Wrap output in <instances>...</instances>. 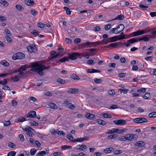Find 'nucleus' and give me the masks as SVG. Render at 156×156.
Masks as SVG:
<instances>
[{"label": "nucleus", "mask_w": 156, "mask_h": 156, "mask_svg": "<svg viewBox=\"0 0 156 156\" xmlns=\"http://www.w3.org/2000/svg\"><path fill=\"white\" fill-rule=\"evenodd\" d=\"M72 148V147L70 146L64 145L62 146L61 147L62 150L70 149Z\"/></svg>", "instance_id": "30"}, {"label": "nucleus", "mask_w": 156, "mask_h": 156, "mask_svg": "<svg viewBox=\"0 0 156 156\" xmlns=\"http://www.w3.org/2000/svg\"><path fill=\"white\" fill-rule=\"evenodd\" d=\"M27 120H26L25 118L23 117H20L17 119V121L20 122H23Z\"/></svg>", "instance_id": "39"}, {"label": "nucleus", "mask_w": 156, "mask_h": 156, "mask_svg": "<svg viewBox=\"0 0 156 156\" xmlns=\"http://www.w3.org/2000/svg\"><path fill=\"white\" fill-rule=\"evenodd\" d=\"M139 7L141 8L143 10H147V8H148V6H144L143 5L140 4L139 5Z\"/></svg>", "instance_id": "55"}, {"label": "nucleus", "mask_w": 156, "mask_h": 156, "mask_svg": "<svg viewBox=\"0 0 156 156\" xmlns=\"http://www.w3.org/2000/svg\"><path fill=\"white\" fill-rule=\"evenodd\" d=\"M79 91L77 88H70L68 91V92L70 93L75 94Z\"/></svg>", "instance_id": "25"}, {"label": "nucleus", "mask_w": 156, "mask_h": 156, "mask_svg": "<svg viewBox=\"0 0 156 156\" xmlns=\"http://www.w3.org/2000/svg\"><path fill=\"white\" fill-rule=\"evenodd\" d=\"M97 122L98 124L102 125H104L106 124V122L103 120L98 119L97 120Z\"/></svg>", "instance_id": "29"}, {"label": "nucleus", "mask_w": 156, "mask_h": 156, "mask_svg": "<svg viewBox=\"0 0 156 156\" xmlns=\"http://www.w3.org/2000/svg\"><path fill=\"white\" fill-rule=\"evenodd\" d=\"M124 19V16L122 14H120L118 15L115 18H114V19L112 20H109L108 22L112 21L114 20H122Z\"/></svg>", "instance_id": "24"}, {"label": "nucleus", "mask_w": 156, "mask_h": 156, "mask_svg": "<svg viewBox=\"0 0 156 156\" xmlns=\"http://www.w3.org/2000/svg\"><path fill=\"white\" fill-rule=\"evenodd\" d=\"M67 138L70 140L73 141V139L74 138L73 136L71 134H69L67 135Z\"/></svg>", "instance_id": "50"}, {"label": "nucleus", "mask_w": 156, "mask_h": 156, "mask_svg": "<svg viewBox=\"0 0 156 156\" xmlns=\"http://www.w3.org/2000/svg\"><path fill=\"white\" fill-rule=\"evenodd\" d=\"M0 63L5 66H8L9 65V63L5 60L1 61L0 62Z\"/></svg>", "instance_id": "35"}, {"label": "nucleus", "mask_w": 156, "mask_h": 156, "mask_svg": "<svg viewBox=\"0 0 156 156\" xmlns=\"http://www.w3.org/2000/svg\"><path fill=\"white\" fill-rule=\"evenodd\" d=\"M31 13L34 16H36L37 15L38 12L35 9H31L30 11Z\"/></svg>", "instance_id": "49"}, {"label": "nucleus", "mask_w": 156, "mask_h": 156, "mask_svg": "<svg viewBox=\"0 0 156 156\" xmlns=\"http://www.w3.org/2000/svg\"><path fill=\"white\" fill-rule=\"evenodd\" d=\"M61 154L60 152H56L54 153L53 155L54 156H61Z\"/></svg>", "instance_id": "62"}, {"label": "nucleus", "mask_w": 156, "mask_h": 156, "mask_svg": "<svg viewBox=\"0 0 156 156\" xmlns=\"http://www.w3.org/2000/svg\"><path fill=\"white\" fill-rule=\"evenodd\" d=\"M96 62H94V60H90L87 61V63L90 65L94 64Z\"/></svg>", "instance_id": "64"}, {"label": "nucleus", "mask_w": 156, "mask_h": 156, "mask_svg": "<svg viewBox=\"0 0 156 156\" xmlns=\"http://www.w3.org/2000/svg\"><path fill=\"white\" fill-rule=\"evenodd\" d=\"M16 8L19 11H22L24 10V8L20 5L17 4L16 5Z\"/></svg>", "instance_id": "33"}, {"label": "nucleus", "mask_w": 156, "mask_h": 156, "mask_svg": "<svg viewBox=\"0 0 156 156\" xmlns=\"http://www.w3.org/2000/svg\"><path fill=\"white\" fill-rule=\"evenodd\" d=\"M124 28V25L122 24H120L116 28H114L111 29L109 33L115 34H119L123 30Z\"/></svg>", "instance_id": "3"}, {"label": "nucleus", "mask_w": 156, "mask_h": 156, "mask_svg": "<svg viewBox=\"0 0 156 156\" xmlns=\"http://www.w3.org/2000/svg\"><path fill=\"white\" fill-rule=\"evenodd\" d=\"M27 49L30 53H35L37 51V49L35 45H28L27 47Z\"/></svg>", "instance_id": "6"}, {"label": "nucleus", "mask_w": 156, "mask_h": 156, "mask_svg": "<svg viewBox=\"0 0 156 156\" xmlns=\"http://www.w3.org/2000/svg\"><path fill=\"white\" fill-rule=\"evenodd\" d=\"M4 31L7 35V36H11L12 34L10 31L8 29H5Z\"/></svg>", "instance_id": "51"}, {"label": "nucleus", "mask_w": 156, "mask_h": 156, "mask_svg": "<svg viewBox=\"0 0 156 156\" xmlns=\"http://www.w3.org/2000/svg\"><path fill=\"white\" fill-rule=\"evenodd\" d=\"M114 148L112 147H109L106 148L104 150V152L106 154L111 153L112 152H113Z\"/></svg>", "instance_id": "21"}, {"label": "nucleus", "mask_w": 156, "mask_h": 156, "mask_svg": "<svg viewBox=\"0 0 156 156\" xmlns=\"http://www.w3.org/2000/svg\"><path fill=\"white\" fill-rule=\"evenodd\" d=\"M126 131V129H120L119 130L118 129V132H117V133H123L124 132H125Z\"/></svg>", "instance_id": "60"}, {"label": "nucleus", "mask_w": 156, "mask_h": 156, "mask_svg": "<svg viewBox=\"0 0 156 156\" xmlns=\"http://www.w3.org/2000/svg\"><path fill=\"white\" fill-rule=\"evenodd\" d=\"M82 138H78L76 139H74L73 140L72 142H83Z\"/></svg>", "instance_id": "45"}, {"label": "nucleus", "mask_w": 156, "mask_h": 156, "mask_svg": "<svg viewBox=\"0 0 156 156\" xmlns=\"http://www.w3.org/2000/svg\"><path fill=\"white\" fill-rule=\"evenodd\" d=\"M138 41H138V39H137L136 38H133L131 39H130L128 40L127 41V42L128 43H129L130 45V44L133 43H134L137 42Z\"/></svg>", "instance_id": "20"}, {"label": "nucleus", "mask_w": 156, "mask_h": 156, "mask_svg": "<svg viewBox=\"0 0 156 156\" xmlns=\"http://www.w3.org/2000/svg\"><path fill=\"white\" fill-rule=\"evenodd\" d=\"M118 140L120 141H126L127 140L126 138V136H123L121 137H119L118 138Z\"/></svg>", "instance_id": "36"}, {"label": "nucleus", "mask_w": 156, "mask_h": 156, "mask_svg": "<svg viewBox=\"0 0 156 156\" xmlns=\"http://www.w3.org/2000/svg\"><path fill=\"white\" fill-rule=\"evenodd\" d=\"M86 71L89 73H100V71L99 70L94 69H88L86 70Z\"/></svg>", "instance_id": "19"}, {"label": "nucleus", "mask_w": 156, "mask_h": 156, "mask_svg": "<svg viewBox=\"0 0 156 156\" xmlns=\"http://www.w3.org/2000/svg\"><path fill=\"white\" fill-rule=\"evenodd\" d=\"M16 154V152L15 151H11L8 153V156H15Z\"/></svg>", "instance_id": "41"}, {"label": "nucleus", "mask_w": 156, "mask_h": 156, "mask_svg": "<svg viewBox=\"0 0 156 156\" xmlns=\"http://www.w3.org/2000/svg\"><path fill=\"white\" fill-rule=\"evenodd\" d=\"M31 66V70L35 71L40 76H42L44 75V73L43 72V70L48 69L50 68L49 66L45 67L44 65L39 63L38 62L32 63Z\"/></svg>", "instance_id": "1"}, {"label": "nucleus", "mask_w": 156, "mask_h": 156, "mask_svg": "<svg viewBox=\"0 0 156 156\" xmlns=\"http://www.w3.org/2000/svg\"><path fill=\"white\" fill-rule=\"evenodd\" d=\"M118 40V38H117V37L114 36L110 38H109L107 39V41L105 43H108V42H112L116 41Z\"/></svg>", "instance_id": "12"}, {"label": "nucleus", "mask_w": 156, "mask_h": 156, "mask_svg": "<svg viewBox=\"0 0 156 156\" xmlns=\"http://www.w3.org/2000/svg\"><path fill=\"white\" fill-rule=\"evenodd\" d=\"M37 26L39 28H44V27L45 26V25L44 24L41 22H39L38 23Z\"/></svg>", "instance_id": "44"}, {"label": "nucleus", "mask_w": 156, "mask_h": 156, "mask_svg": "<svg viewBox=\"0 0 156 156\" xmlns=\"http://www.w3.org/2000/svg\"><path fill=\"white\" fill-rule=\"evenodd\" d=\"M144 143L143 141H140L136 142L135 144V146L139 147H142L144 146Z\"/></svg>", "instance_id": "26"}, {"label": "nucleus", "mask_w": 156, "mask_h": 156, "mask_svg": "<svg viewBox=\"0 0 156 156\" xmlns=\"http://www.w3.org/2000/svg\"><path fill=\"white\" fill-rule=\"evenodd\" d=\"M8 146L9 147L11 148H14L16 147V145L13 143L10 142L8 143Z\"/></svg>", "instance_id": "46"}, {"label": "nucleus", "mask_w": 156, "mask_h": 156, "mask_svg": "<svg viewBox=\"0 0 156 156\" xmlns=\"http://www.w3.org/2000/svg\"><path fill=\"white\" fill-rule=\"evenodd\" d=\"M143 97L145 99H147L150 97V94L148 93H146L143 96Z\"/></svg>", "instance_id": "52"}, {"label": "nucleus", "mask_w": 156, "mask_h": 156, "mask_svg": "<svg viewBox=\"0 0 156 156\" xmlns=\"http://www.w3.org/2000/svg\"><path fill=\"white\" fill-rule=\"evenodd\" d=\"M87 148V146L83 144L77 145L76 147H74L75 149L80 150L82 151H83L84 150L86 149Z\"/></svg>", "instance_id": "11"}, {"label": "nucleus", "mask_w": 156, "mask_h": 156, "mask_svg": "<svg viewBox=\"0 0 156 156\" xmlns=\"http://www.w3.org/2000/svg\"><path fill=\"white\" fill-rule=\"evenodd\" d=\"M57 133L58 135L61 136L62 135L63 136L65 135V133L62 131H58Z\"/></svg>", "instance_id": "59"}, {"label": "nucleus", "mask_w": 156, "mask_h": 156, "mask_svg": "<svg viewBox=\"0 0 156 156\" xmlns=\"http://www.w3.org/2000/svg\"><path fill=\"white\" fill-rule=\"evenodd\" d=\"M63 8L65 10H66V13L67 15H70L71 14V11L68 8L66 7H64Z\"/></svg>", "instance_id": "40"}, {"label": "nucleus", "mask_w": 156, "mask_h": 156, "mask_svg": "<svg viewBox=\"0 0 156 156\" xmlns=\"http://www.w3.org/2000/svg\"><path fill=\"white\" fill-rule=\"evenodd\" d=\"M26 4L28 6H34L35 3L33 0H26L24 1Z\"/></svg>", "instance_id": "14"}, {"label": "nucleus", "mask_w": 156, "mask_h": 156, "mask_svg": "<svg viewBox=\"0 0 156 156\" xmlns=\"http://www.w3.org/2000/svg\"><path fill=\"white\" fill-rule=\"evenodd\" d=\"M118 40H121L126 38L125 35L123 32L121 33L120 34L119 36H116Z\"/></svg>", "instance_id": "23"}, {"label": "nucleus", "mask_w": 156, "mask_h": 156, "mask_svg": "<svg viewBox=\"0 0 156 156\" xmlns=\"http://www.w3.org/2000/svg\"><path fill=\"white\" fill-rule=\"evenodd\" d=\"M96 42H90L89 41H87L86 42L83 43L82 45V47H86L87 46L89 47H96L97 46Z\"/></svg>", "instance_id": "7"}, {"label": "nucleus", "mask_w": 156, "mask_h": 156, "mask_svg": "<svg viewBox=\"0 0 156 156\" xmlns=\"http://www.w3.org/2000/svg\"><path fill=\"white\" fill-rule=\"evenodd\" d=\"M133 121L137 123H142L148 122V120L146 118L144 117H140L135 118L133 119Z\"/></svg>", "instance_id": "5"}, {"label": "nucleus", "mask_w": 156, "mask_h": 156, "mask_svg": "<svg viewBox=\"0 0 156 156\" xmlns=\"http://www.w3.org/2000/svg\"><path fill=\"white\" fill-rule=\"evenodd\" d=\"M63 48H62V47H59L58 49V51L59 52L56 55H55L52 58V59H55L56 58V57L59 56L60 55L59 53L62 52L63 51Z\"/></svg>", "instance_id": "16"}, {"label": "nucleus", "mask_w": 156, "mask_h": 156, "mask_svg": "<svg viewBox=\"0 0 156 156\" xmlns=\"http://www.w3.org/2000/svg\"><path fill=\"white\" fill-rule=\"evenodd\" d=\"M11 124V122L10 121H8L5 122L4 123V126H7L10 125Z\"/></svg>", "instance_id": "57"}, {"label": "nucleus", "mask_w": 156, "mask_h": 156, "mask_svg": "<svg viewBox=\"0 0 156 156\" xmlns=\"http://www.w3.org/2000/svg\"><path fill=\"white\" fill-rule=\"evenodd\" d=\"M30 123L31 125L37 126H38V123L35 121L33 120L30 121Z\"/></svg>", "instance_id": "48"}, {"label": "nucleus", "mask_w": 156, "mask_h": 156, "mask_svg": "<svg viewBox=\"0 0 156 156\" xmlns=\"http://www.w3.org/2000/svg\"><path fill=\"white\" fill-rule=\"evenodd\" d=\"M103 117L105 118H111L112 116L110 115H108L106 113H104L103 114Z\"/></svg>", "instance_id": "56"}, {"label": "nucleus", "mask_w": 156, "mask_h": 156, "mask_svg": "<svg viewBox=\"0 0 156 156\" xmlns=\"http://www.w3.org/2000/svg\"><path fill=\"white\" fill-rule=\"evenodd\" d=\"M27 67L25 65L21 66L19 69L18 72L19 75L23 76L24 75V71L26 70Z\"/></svg>", "instance_id": "10"}, {"label": "nucleus", "mask_w": 156, "mask_h": 156, "mask_svg": "<svg viewBox=\"0 0 156 156\" xmlns=\"http://www.w3.org/2000/svg\"><path fill=\"white\" fill-rule=\"evenodd\" d=\"M36 116V112L32 111L30 112L27 115V117H30L31 118H34Z\"/></svg>", "instance_id": "13"}, {"label": "nucleus", "mask_w": 156, "mask_h": 156, "mask_svg": "<svg viewBox=\"0 0 156 156\" xmlns=\"http://www.w3.org/2000/svg\"><path fill=\"white\" fill-rule=\"evenodd\" d=\"M65 80L60 78H58L57 82L60 84H63L65 83Z\"/></svg>", "instance_id": "43"}, {"label": "nucleus", "mask_w": 156, "mask_h": 156, "mask_svg": "<svg viewBox=\"0 0 156 156\" xmlns=\"http://www.w3.org/2000/svg\"><path fill=\"white\" fill-rule=\"evenodd\" d=\"M118 135L117 134H113V135H111L109 136H108V138H110V139H113L114 138H116L118 137Z\"/></svg>", "instance_id": "47"}, {"label": "nucleus", "mask_w": 156, "mask_h": 156, "mask_svg": "<svg viewBox=\"0 0 156 156\" xmlns=\"http://www.w3.org/2000/svg\"><path fill=\"white\" fill-rule=\"evenodd\" d=\"M152 30L150 27H147L142 30H137L136 32H133L131 34V35L133 34V37H135L144 34H146Z\"/></svg>", "instance_id": "2"}, {"label": "nucleus", "mask_w": 156, "mask_h": 156, "mask_svg": "<svg viewBox=\"0 0 156 156\" xmlns=\"http://www.w3.org/2000/svg\"><path fill=\"white\" fill-rule=\"evenodd\" d=\"M148 116L150 118L155 117H156V112H154L149 113Z\"/></svg>", "instance_id": "42"}, {"label": "nucleus", "mask_w": 156, "mask_h": 156, "mask_svg": "<svg viewBox=\"0 0 156 156\" xmlns=\"http://www.w3.org/2000/svg\"><path fill=\"white\" fill-rule=\"evenodd\" d=\"M31 33L34 35L36 36L38 35L39 32L36 30H34Z\"/></svg>", "instance_id": "63"}, {"label": "nucleus", "mask_w": 156, "mask_h": 156, "mask_svg": "<svg viewBox=\"0 0 156 156\" xmlns=\"http://www.w3.org/2000/svg\"><path fill=\"white\" fill-rule=\"evenodd\" d=\"M118 43H114L109 44L107 46L104 47L105 48H110V47L112 48H115L117 45Z\"/></svg>", "instance_id": "27"}, {"label": "nucleus", "mask_w": 156, "mask_h": 156, "mask_svg": "<svg viewBox=\"0 0 156 156\" xmlns=\"http://www.w3.org/2000/svg\"><path fill=\"white\" fill-rule=\"evenodd\" d=\"M12 79L14 82H16L19 80V79L17 76H12Z\"/></svg>", "instance_id": "54"}, {"label": "nucleus", "mask_w": 156, "mask_h": 156, "mask_svg": "<svg viewBox=\"0 0 156 156\" xmlns=\"http://www.w3.org/2000/svg\"><path fill=\"white\" fill-rule=\"evenodd\" d=\"M48 151L46 152L45 151H42L36 154V156H43L44 155L48 154Z\"/></svg>", "instance_id": "28"}, {"label": "nucleus", "mask_w": 156, "mask_h": 156, "mask_svg": "<svg viewBox=\"0 0 156 156\" xmlns=\"http://www.w3.org/2000/svg\"><path fill=\"white\" fill-rule=\"evenodd\" d=\"M44 94L48 96H51V93L48 90H46L43 92Z\"/></svg>", "instance_id": "53"}, {"label": "nucleus", "mask_w": 156, "mask_h": 156, "mask_svg": "<svg viewBox=\"0 0 156 156\" xmlns=\"http://www.w3.org/2000/svg\"><path fill=\"white\" fill-rule=\"evenodd\" d=\"M94 81L96 83H99L101 82L102 80L101 79L95 78L94 79Z\"/></svg>", "instance_id": "61"}, {"label": "nucleus", "mask_w": 156, "mask_h": 156, "mask_svg": "<svg viewBox=\"0 0 156 156\" xmlns=\"http://www.w3.org/2000/svg\"><path fill=\"white\" fill-rule=\"evenodd\" d=\"M66 106L71 109H73L75 108V106L71 103H69L67 104Z\"/></svg>", "instance_id": "31"}, {"label": "nucleus", "mask_w": 156, "mask_h": 156, "mask_svg": "<svg viewBox=\"0 0 156 156\" xmlns=\"http://www.w3.org/2000/svg\"><path fill=\"white\" fill-rule=\"evenodd\" d=\"M85 117L87 119H93L95 117V115L93 114L88 113L85 115Z\"/></svg>", "instance_id": "17"}, {"label": "nucleus", "mask_w": 156, "mask_h": 156, "mask_svg": "<svg viewBox=\"0 0 156 156\" xmlns=\"http://www.w3.org/2000/svg\"><path fill=\"white\" fill-rule=\"evenodd\" d=\"M71 78L74 80H79L80 78L76 74H71Z\"/></svg>", "instance_id": "32"}, {"label": "nucleus", "mask_w": 156, "mask_h": 156, "mask_svg": "<svg viewBox=\"0 0 156 156\" xmlns=\"http://www.w3.org/2000/svg\"><path fill=\"white\" fill-rule=\"evenodd\" d=\"M37 151L35 149H31L30 151V154L31 155H33L35 154Z\"/></svg>", "instance_id": "58"}, {"label": "nucleus", "mask_w": 156, "mask_h": 156, "mask_svg": "<svg viewBox=\"0 0 156 156\" xmlns=\"http://www.w3.org/2000/svg\"><path fill=\"white\" fill-rule=\"evenodd\" d=\"M146 36H147V35H144L142 37L138 38V41H149V38L147 37Z\"/></svg>", "instance_id": "22"}, {"label": "nucleus", "mask_w": 156, "mask_h": 156, "mask_svg": "<svg viewBox=\"0 0 156 156\" xmlns=\"http://www.w3.org/2000/svg\"><path fill=\"white\" fill-rule=\"evenodd\" d=\"M25 57V55L23 53L19 52L14 54L12 56V59L14 60L21 59Z\"/></svg>", "instance_id": "4"}, {"label": "nucleus", "mask_w": 156, "mask_h": 156, "mask_svg": "<svg viewBox=\"0 0 156 156\" xmlns=\"http://www.w3.org/2000/svg\"><path fill=\"white\" fill-rule=\"evenodd\" d=\"M68 58H67L66 57H64L60 59L59 60V61L62 62H65L66 61H69Z\"/></svg>", "instance_id": "38"}, {"label": "nucleus", "mask_w": 156, "mask_h": 156, "mask_svg": "<svg viewBox=\"0 0 156 156\" xmlns=\"http://www.w3.org/2000/svg\"><path fill=\"white\" fill-rule=\"evenodd\" d=\"M113 122L117 125H124L127 123V122L124 119L114 120Z\"/></svg>", "instance_id": "8"}, {"label": "nucleus", "mask_w": 156, "mask_h": 156, "mask_svg": "<svg viewBox=\"0 0 156 156\" xmlns=\"http://www.w3.org/2000/svg\"><path fill=\"white\" fill-rule=\"evenodd\" d=\"M151 35H147V36L149 37L150 39L156 38V30L153 31V29H151Z\"/></svg>", "instance_id": "15"}, {"label": "nucleus", "mask_w": 156, "mask_h": 156, "mask_svg": "<svg viewBox=\"0 0 156 156\" xmlns=\"http://www.w3.org/2000/svg\"><path fill=\"white\" fill-rule=\"evenodd\" d=\"M69 56L68 58L71 60H73L77 59V56H78V54L76 52H74L71 53H68Z\"/></svg>", "instance_id": "9"}, {"label": "nucleus", "mask_w": 156, "mask_h": 156, "mask_svg": "<svg viewBox=\"0 0 156 156\" xmlns=\"http://www.w3.org/2000/svg\"><path fill=\"white\" fill-rule=\"evenodd\" d=\"M119 91L121 93H123L124 94H126L127 93L128 91V90L127 89H119Z\"/></svg>", "instance_id": "37"}, {"label": "nucleus", "mask_w": 156, "mask_h": 156, "mask_svg": "<svg viewBox=\"0 0 156 156\" xmlns=\"http://www.w3.org/2000/svg\"><path fill=\"white\" fill-rule=\"evenodd\" d=\"M135 136H136L134 134H130L126 135L127 139L129 140H134L135 139Z\"/></svg>", "instance_id": "18"}, {"label": "nucleus", "mask_w": 156, "mask_h": 156, "mask_svg": "<svg viewBox=\"0 0 156 156\" xmlns=\"http://www.w3.org/2000/svg\"><path fill=\"white\" fill-rule=\"evenodd\" d=\"M49 105L50 108L52 109H56L57 108L56 105L54 103H51L49 104Z\"/></svg>", "instance_id": "34"}]
</instances>
